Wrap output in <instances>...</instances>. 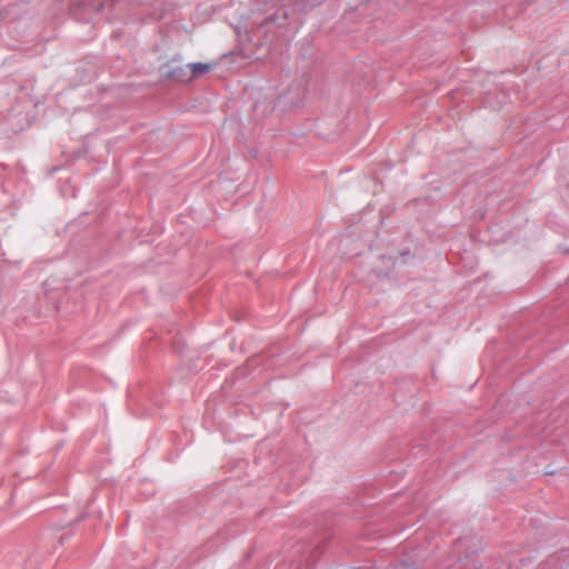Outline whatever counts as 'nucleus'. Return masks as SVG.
<instances>
[{"instance_id": "obj_1", "label": "nucleus", "mask_w": 569, "mask_h": 569, "mask_svg": "<svg viewBox=\"0 0 569 569\" xmlns=\"http://www.w3.org/2000/svg\"><path fill=\"white\" fill-rule=\"evenodd\" d=\"M213 68V63H190L188 64V69L190 70V74L184 79L186 81H190L192 79L199 78L206 73H208Z\"/></svg>"}]
</instances>
